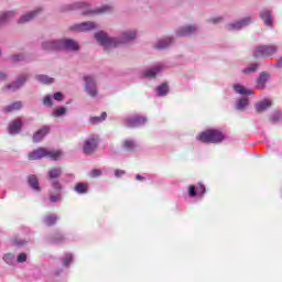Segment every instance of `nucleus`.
I'll list each match as a JSON object with an SVG mask.
<instances>
[{
    "instance_id": "f257e3e1",
    "label": "nucleus",
    "mask_w": 282,
    "mask_h": 282,
    "mask_svg": "<svg viewBox=\"0 0 282 282\" xmlns=\"http://www.w3.org/2000/svg\"><path fill=\"white\" fill-rule=\"evenodd\" d=\"M135 36H138L135 31H124L121 33L120 37H111L104 31L95 33L97 43H99L104 50H111L118 47V45H122V43H129L135 40Z\"/></svg>"
},
{
    "instance_id": "f03ea898",
    "label": "nucleus",
    "mask_w": 282,
    "mask_h": 282,
    "mask_svg": "<svg viewBox=\"0 0 282 282\" xmlns=\"http://www.w3.org/2000/svg\"><path fill=\"white\" fill-rule=\"evenodd\" d=\"M63 151L48 150L47 148H39L29 153V160H42V158H50L51 160H61Z\"/></svg>"
},
{
    "instance_id": "7ed1b4c3",
    "label": "nucleus",
    "mask_w": 282,
    "mask_h": 282,
    "mask_svg": "<svg viewBox=\"0 0 282 282\" xmlns=\"http://www.w3.org/2000/svg\"><path fill=\"white\" fill-rule=\"evenodd\" d=\"M197 140L205 143L219 144V142L224 141V133L218 130H206L198 135Z\"/></svg>"
},
{
    "instance_id": "20e7f679",
    "label": "nucleus",
    "mask_w": 282,
    "mask_h": 282,
    "mask_svg": "<svg viewBox=\"0 0 282 282\" xmlns=\"http://www.w3.org/2000/svg\"><path fill=\"white\" fill-rule=\"evenodd\" d=\"M279 52V46L276 45H260L257 46L253 51L254 58H270Z\"/></svg>"
},
{
    "instance_id": "39448f33",
    "label": "nucleus",
    "mask_w": 282,
    "mask_h": 282,
    "mask_svg": "<svg viewBox=\"0 0 282 282\" xmlns=\"http://www.w3.org/2000/svg\"><path fill=\"white\" fill-rule=\"evenodd\" d=\"M85 80V91L91 98H96L98 96V87L96 85V77L91 75H87L84 77Z\"/></svg>"
},
{
    "instance_id": "423d86ee",
    "label": "nucleus",
    "mask_w": 282,
    "mask_h": 282,
    "mask_svg": "<svg viewBox=\"0 0 282 282\" xmlns=\"http://www.w3.org/2000/svg\"><path fill=\"white\" fill-rule=\"evenodd\" d=\"M70 30H73V32H91L98 30V24L96 22L87 21L74 24L70 26Z\"/></svg>"
},
{
    "instance_id": "0eeeda50",
    "label": "nucleus",
    "mask_w": 282,
    "mask_h": 282,
    "mask_svg": "<svg viewBox=\"0 0 282 282\" xmlns=\"http://www.w3.org/2000/svg\"><path fill=\"white\" fill-rule=\"evenodd\" d=\"M61 50L65 52H78L80 50V44L72 39H61Z\"/></svg>"
},
{
    "instance_id": "6e6552de",
    "label": "nucleus",
    "mask_w": 282,
    "mask_h": 282,
    "mask_svg": "<svg viewBox=\"0 0 282 282\" xmlns=\"http://www.w3.org/2000/svg\"><path fill=\"white\" fill-rule=\"evenodd\" d=\"M147 122V117L133 116L124 120V126L130 129H135L137 127H142Z\"/></svg>"
},
{
    "instance_id": "1a4fd4ad",
    "label": "nucleus",
    "mask_w": 282,
    "mask_h": 282,
    "mask_svg": "<svg viewBox=\"0 0 282 282\" xmlns=\"http://www.w3.org/2000/svg\"><path fill=\"white\" fill-rule=\"evenodd\" d=\"M42 12L43 8L37 7L33 11H29L21 15L20 19L18 20V23H30V21H34V19H36V17H39V14H41Z\"/></svg>"
},
{
    "instance_id": "9d476101",
    "label": "nucleus",
    "mask_w": 282,
    "mask_h": 282,
    "mask_svg": "<svg viewBox=\"0 0 282 282\" xmlns=\"http://www.w3.org/2000/svg\"><path fill=\"white\" fill-rule=\"evenodd\" d=\"M250 23H252V18L250 17L243 18L242 20L228 24L227 30H230V31L243 30V28H248Z\"/></svg>"
},
{
    "instance_id": "9b49d317",
    "label": "nucleus",
    "mask_w": 282,
    "mask_h": 282,
    "mask_svg": "<svg viewBox=\"0 0 282 282\" xmlns=\"http://www.w3.org/2000/svg\"><path fill=\"white\" fill-rule=\"evenodd\" d=\"M26 80H28V75L23 74L19 76L15 82L6 86V89H8L9 91H19V89H21L23 85H25Z\"/></svg>"
},
{
    "instance_id": "f8f14e48",
    "label": "nucleus",
    "mask_w": 282,
    "mask_h": 282,
    "mask_svg": "<svg viewBox=\"0 0 282 282\" xmlns=\"http://www.w3.org/2000/svg\"><path fill=\"white\" fill-rule=\"evenodd\" d=\"M44 52H58L61 51V40H47L42 43Z\"/></svg>"
},
{
    "instance_id": "ddd939ff",
    "label": "nucleus",
    "mask_w": 282,
    "mask_h": 282,
    "mask_svg": "<svg viewBox=\"0 0 282 282\" xmlns=\"http://www.w3.org/2000/svg\"><path fill=\"white\" fill-rule=\"evenodd\" d=\"M164 70V64H156L154 67L143 72V78H155L160 72Z\"/></svg>"
},
{
    "instance_id": "4468645a",
    "label": "nucleus",
    "mask_w": 282,
    "mask_h": 282,
    "mask_svg": "<svg viewBox=\"0 0 282 282\" xmlns=\"http://www.w3.org/2000/svg\"><path fill=\"white\" fill-rule=\"evenodd\" d=\"M98 147V141L95 138H89L84 143V153L86 155H91L96 148Z\"/></svg>"
},
{
    "instance_id": "2eb2a0df",
    "label": "nucleus",
    "mask_w": 282,
    "mask_h": 282,
    "mask_svg": "<svg viewBox=\"0 0 282 282\" xmlns=\"http://www.w3.org/2000/svg\"><path fill=\"white\" fill-rule=\"evenodd\" d=\"M197 32L196 25L181 26L176 30V36H191Z\"/></svg>"
},
{
    "instance_id": "dca6fc26",
    "label": "nucleus",
    "mask_w": 282,
    "mask_h": 282,
    "mask_svg": "<svg viewBox=\"0 0 282 282\" xmlns=\"http://www.w3.org/2000/svg\"><path fill=\"white\" fill-rule=\"evenodd\" d=\"M21 129H23V122H21L20 119L13 120L8 127L10 135H17L18 133H21Z\"/></svg>"
},
{
    "instance_id": "f3484780",
    "label": "nucleus",
    "mask_w": 282,
    "mask_h": 282,
    "mask_svg": "<svg viewBox=\"0 0 282 282\" xmlns=\"http://www.w3.org/2000/svg\"><path fill=\"white\" fill-rule=\"evenodd\" d=\"M109 12H113V7L110 4H104L96 10L85 11L84 14H107Z\"/></svg>"
},
{
    "instance_id": "a211bd4d",
    "label": "nucleus",
    "mask_w": 282,
    "mask_h": 282,
    "mask_svg": "<svg viewBox=\"0 0 282 282\" xmlns=\"http://www.w3.org/2000/svg\"><path fill=\"white\" fill-rule=\"evenodd\" d=\"M206 193V186L199 183L198 186L195 188V185H191L188 188L189 197H197V195H204Z\"/></svg>"
},
{
    "instance_id": "6ab92c4d",
    "label": "nucleus",
    "mask_w": 282,
    "mask_h": 282,
    "mask_svg": "<svg viewBox=\"0 0 282 282\" xmlns=\"http://www.w3.org/2000/svg\"><path fill=\"white\" fill-rule=\"evenodd\" d=\"M11 63H28L30 61V55L28 53H17L9 57Z\"/></svg>"
},
{
    "instance_id": "aec40b11",
    "label": "nucleus",
    "mask_w": 282,
    "mask_h": 282,
    "mask_svg": "<svg viewBox=\"0 0 282 282\" xmlns=\"http://www.w3.org/2000/svg\"><path fill=\"white\" fill-rule=\"evenodd\" d=\"M17 17V11H7L0 14V28L1 25H6V23H10L12 19Z\"/></svg>"
},
{
    "instance_id": "412c9836",
    "label": "nucleus",
    "mask_w": 282,
    "mask_h": 282,
    "mask_svg": "<svg viewBox=\"0 0 282 282\" xmlns=\"http://www.w3.org/2000/svg\"><path fill=\"white\" fill-rule=\"evenodd\" d=\"M50 133V126H44L33 134V142H41Z\"/></svg>"
},
{
    "instance_id": "4be33fe9",
    "label": "nucleus",
    "mask_w": 282,
    "mask_h": 282,
    "mask_svg": "<svg viewBox=\"0 0 282 282\" xmlns=\"http://www.w3.org/2000/svg\"><path fill=\"white\" fill-rule=\"evenodd\" d=\"M271 107H272V101L270 99H264L256 104V111L258 113H263V111L270 109Z\"/></svg>"
},
{
    "instance_id": "5701e85b",
    "label": "nucleus",
    "mask_w": 282,
    "mask_h": 282,
    "mask_svg": "<svg viewBox=\"0 0 282 282\" xmlns=\"http://www.w3.org/2000/svg\"><path fill=\"white\" fill-rule=\"evenodd\" d=\"M89 4H87L86 2H75V3L64 6L63 11L68 12L72 10H82V9L87 8Z\"/></svg>"
},
{
    "instance_id": "b1692460",
    "label": "nucleus",
    "mask_w": 282,
    "mask_h": 282,
    "mask_svg": "<svg viewBox=\"0 0 282 282\" xmlns=\"http://www.w3.org/2000/svg\"><path fill=\"white\" fill-rule=\"evenodd\" d=\"M260 18L262 19L264 25L272 28V12L270 10H262L260 12Z\"/></svg>"
},
{
    "instance_id": "393cba45",
    "label": "nucleus",
    "mask_w": 282,
    "mask_h": 282,
    "mask_svg": "<svg viewBox=\"0 0 282 282\" xmlns=\"http://www.w3.org/2000/svg\"><path fill=\"white\" fill-rule=\"evenodd\" d=\"M173 43V37H164L158 41L155 47L156 50H166L167 47H171Z\"/></svg>"
},
{
    "instance_id": "a878e982",
    "label": "nucleus",
    "mask_w": 282,
    "mask_h": 282,
    "mask_svg": "<svg viewBox=\"0 0 282 282\" xmlns=\"http://www.w3.org/2000/svg\"><path fill=\"white\" fill-rule=\"evenodd\" d=\"M268 78H270V75L265 72H262L257 79V89H263L265 87V83H268Z\"/></svg>"
},
{
    "instance_id": "bb28decb",
    "label": "nucleus",
    "mask_w": 282,
    "mask_h": 282,
    "mask_svg": "<svg viewBox=\"0 0 282 282\" xmlns=\"http://www.w3.org/2000/svg\"><path fill=\"white\" fill-rule=\"evenodd\" d=\"M23 107V104L21 101H15L13 104H10L9 106L4 107L2 111L4 113H12V111H19Z\"/></svg>"
},
{
    "instance_id": "cd10ccee",
    "label": "nucleus",
    "mask_w": 282,
    "mask_h": 282,
    "mask_svg": "<svg viewBox=\"0 0 282 282\" xmlns=\"http://www.w3.org/2000/svg\"><path fill=\"white\" fill-rule=\"evenodd\" d=\"M30 187L36 193L41 192V186L39 185V178L36 175H30L28 178Z\"/></svg>"
},
{
    "instance_id": "c85d7f7f",
    "label": "nucleus",
    "mask_w": 282,
    "mask_h": 282,
    "mask_svg": "<svg viewBox=\"0 0 282 282\" xmlns=\"http://www.w3.org/2000/svg\"><path fill=\"white\" fill-rule=\"evenodd\" d=\"M61 175H63V170L61 167L51 169L47 173V177L51 181L58 180Z\"/></svg>"
},
{
    "instance_id": "c756f323",
    "label": "nucleus",
    "mask_w": 282,
    "mask_h": 282,
    "mask_svg": "<svg viewBox=\"0 0 282 282\" xmlns=\"http://www.w3.org/2000/svg\"><path fill=\"white\" fill-rule=\"evenodd\" d=\"M234 91L236 94H240L241 96H251L252 90L246 89V87L241 86L240 84L234 85Z\"/></svg>"
},
{
    "instance_id": "7c9ffc66",
    "label": "nucleus",
    "mask_w": 282,
    "mask_h": 282,
    "mask_svg": "<svg viewBox=\"0 0 282 282\" xmlns=\"http://www.w3.org/2000/svg\"><path fill=\"white\" fill-rule=\"evenodd\" d=\"M248 105H249L248 98H240L236 101V109L238 111H243L246 107H248Z\"/></svg>"
},
{
    "instance_id": "2f4dec72",
    "label": "nucleus",
    "mask_w": 282,
    "mask_h": 282,
    "mask_svg": "<svg viewBox=\"0 0 282 282\" xmlns=\"http://www.w3.org/2000/svg\"><path fill=\"white\" fill-rule=\"evenodd\" d=\"M35 78L39 83H43V85H52V83H54V78L47 75H37Z\"/></svg>"
},
{
    "instance_id": "473e14b6",
    "label": "nucleus",
    "mask_w": 282,
    "mask_h": 282,
    "mask_svg": "<svg viewBox=\"0 0 282 282\" xmlns=\"http://www.w3.org/2000/svg\"><path fill=\"white\" fill-rule=\"evenodd\" d=\"M57 220H58V217H56V215H48L44 217L43 223L46 226H54V224H56Z\"/></svg>"
},
{
    "instance_id": "72a5a7b5",
    "label": "nucleus",
    "mask_w": 282,
    "mask_h": 282,
    "mask_svg": "<svg viewBox=\"0 0 282 282\" xmlns=\"http://www.w3.org/2000/svg\"><path fill=\"white\" fill-rule=\"evenodd\" d=\"M74 191L77 192L78 195H85V193H87L88 188L85 183H77Z\"/></svg>"
},
{
    "instance_id": "f704fd0d",
    "label": "nucleus",
    "mask_w": 282,
    "mask_h": 282,
    "mask_svg": "<svg viewBox=\"0 0 282 282\" xmlns=\"http://www.w3.org/2000/svg\"><path fill=\"white\" fill-rule=\"evenodd\" d=\"M104 120H107V112H102L100 117H91L89 119L91 124H98L100 122H104Z\"/></svg>"
},
{
    "instance_id": "c9c22d12",
    "label": "nucleus",
    "mask_w": 282,
    "mask_h": 282,
    "mask_svg": "<svg viewBox=\"0 0 282 282\" xmlns=\"http://www.w3.org/2000/svg\"><path fill=\"white\" fill-rule=\"evenodd\" d=\"M65 113H67V108L61 107L53 110L52 116L53 118H62V116H65Z\"/></svg>"
},
{
    "instance_id": "e433bc0d",
    "label": "nucleus",
    "mask_w": 282,
    "mask_h": 282,
    "mask_svg": "<svg viewBox=\"0 0 282 282\" xmlns=\"http://www.w3.org/2000/svg\"><path fill=\"white\" fill-rule=\"evenodd\" d=\"M51 186L55 193H62V191H63V185L61 184V181H58V180L51 181Z\"/></svg>"
},
{
    "instance_id": "4c0bfd02",
    "label": "nucleus",
    "mask_w": 282,
    "mask_h": 282,
    "mask_svg": "<svg viewBox=\"0 0 282 282\" xmlns=\"http://www.w3.org/2000/svg\"><path fill=\"white\" fill-rule=\"evenodd\" d=\"M156 94L158 96H166L169 94V85L167 84H162L156 88Z\"/></svg>"
},
{
    "instance_id": "58836bf2",
    "label": "nucleus",
    "mask_w": 282,
    "mask_h": 282,
    "mask_svg": "<svg viewBox=\"0 0 282 282\" xmlns=\"http://www.w3.org/2000/svg\"><path fill=\"white\" fill-rule=\"evenodd\" d=\"M72 261H74V256L72 253H66L64 258H62V263L65 268H69Z\"/></svg>"
},
{
    "instance_id": "ea45409f",
    "label": "nucleus",
    "mask_w": 282,
    "mask_h": 282,
    "mask_svg": "<svg viewBox=\"0 0 282 282\" xmlns=\"http://www.w3.org/2000/svg\"><path fill=\"white\" fill-rule=\"evenodd\" d=\"M3 261H6L8 265H14L17 257L12 253H7L3 256Z\"/></svg>"
},
{
    "instance_id": "a19ab883",
    "label": "nucleus",
    "mask_w": 282,
    "mask_h": 282,
    "mask_svg": "<svg viewBox=\"0 0 282 282\" xmlns=\"http://www.w3.org/2000/svg\"><path fill=\"white\" fill-rule=\"evenodd\" d=\"M259 69V64H251L245 69H242L243 74H254Z\"/></svg>"
},
{
    "instance_id": "79ce46f5",
    "label": "nucleus",
    "mask_w": 282,
    "mask_h": 282,
    "mask_svg": "<svg viewBox=\"0 0 282 282\" xmlns=\"http://www.w3.org/2000/svg\"><path fill=\"white\" fill-rule=\"evenodd\" d=\"M135 147V141L128 139L123 142V149H127L128 151H133Z\"/></svg>"
},
{
    "instance_id": "37998d69",
    "label": "nucleus",
    "mask_w": 282,
    "mask_h": 282,
    "mask_svg": "<svg viewBox=\"0 0 282 282\" xmlns=\"http://www.w3.org/2000/svg\"><path fill=\"white\" fill-rule=\"evenodd\" d=\"M61 199H63V196L58 192H55V195L51 194L50 196V202H52V204H56V202H61Z\"/></svg>"
},
{
    "instance_id": "c03bdc74",
    "label": "nucleus",
    "mask_w": 282,
    "mask_h": 282,
    "mask_svg": "<svg viewBox=\"0 0 282 282\" xmlns=\"http://www.w3.org/2000/svg\"><path fill=\"white\" fill-rule=\"evenodd\" d=\"M53 100V97L52 95H46L44 98H43V105L44 107H52L54 104L52 102Z\"/></svg>"
},
{
    "instance_id": "a18cd8bd",
    "label": "nucleus",
    "mask_w": 282,
    "mask_h": 282,
    "mask_svg": "<svg viewBox=\"0 0 282 282\" xmlns=\"http://www.w3.org/2000/svg\"><path fill=\"white\" fill-rule=\"evenodd\" d=\"M64 237L61 234H56L52 239H51V243H63L64 241Z\"/></svg>"
},
{
    "instance_id": "49530a36",
    "label": "nucleus",
    "mask_w": 282,
    "mask_h": 282,
    "mask_svg": "<svg viewBox=\"0 0 282 282\" xmlns=\"http://www.w3.org/2000/svg\"><path fill=\"white\" fill-rule=\"evenodd\" d=\"M281 120V112L276 111L271 116V122H273V124H276V122H279Z\"/></svg>"
},
{
    "instance_id": "de8ad7c7",
    "label": "nucleus",
    "mask_w": 282,
    "mask_h": 282,
    "mask_svg": "<svg viewBox=\"0 0 282 282\" xmlns=\"http://www.w3.org/2000/svg\"><path fill=\"white\" fill-rule=\"evenodd\" d=\"M18 263H25L28 261V254L20 253L17 258Z\"/></svg>"
},
{
    "instance_id": "09e8293b",
    "label": "nucleus",
    "mask_w": 282,
    "mask_h": 282,
    "mask_svg": "<svg viewBox=\"0 0 282 282\" xmlns=\"http://www.w3.org/2000/svg\"><path fill=\"white\" fill-rule=\"evenodd\" d=\"M52 98H53L54 100H57V102H61V101H63L64 96H63V93H55V94L52 96Z\"/></svg>"
},
{
    "instance_id": "8fccbe9b",
    "label": "nucleus",
    "mask_w": 282,
    "mask_h": 282,
    "mask_svg": "<svg viewBox=\"0 0 282 282\" xmlns=\"http://www.w3.org/2000/svg\"><path fill=\"white\" fill-rule=\"evenodd\" d=\"M102 175V171L95 169L90 172V177H100Z\"/></svg>"
},
{
    "instance_id": "3c124183",
    "label": "nucleus",
    "mask_w": 282,
    "mask_h": 282,
    "mask_svg": "<svg viewBox=\"0 0 282 282\" xmlns=\"http://www.w3.org/2000/svg\"><path fill=\"white\" fill-rule=\"evenodd\" d=\"M115 175H116L117 177H122V175H124V170H116V171H115Z\"/></svg>"
},
{
    "instance_id": "603ef678",
    "label": "nucleus",
    "mask_w": 282,
    "mask_h": 282,
    "mask_svg": "<svg viewBox=\"0 0 282 282\" xmlns=\"http://www.w3.org/2000/svg\"><path fill=\"white\" fill-rule=\"evenodd\" d=\"M212 23H219L221 21V17H216L210 19Z\"/></svg>"
},
{
    "instance_id": "864d4df0",
    "label": "nucleus",
    "mask_w": 282,
    "mask_h": 282,
    "mask_svg": "<svg viewBox=\"0 0 282 282\" xmlns=\"http://www.w3.org/2000/svg\"><path fill=\"white\" fill-rule=\"evenodd\" d=\"M8 78V75L6 73L0 72V80H6Z\"/></svg>"
},
{
    "instance_id": "5fc2aeb1",
    "label": "nucleus",
    "mask_w": 282,
    "mask_h": 282,
    "mask_svg": "<svg viewBox=\"0 0 282 282\" xmlns=\"http://www.w3.org/2000/svg\"><path fill=\"white\" fill-rule=\"evenodd\" d=\"M135 180H139V182H144V180H147V178H144L142 175H140V174H137L135 175Z\"/></svg>"
},
{
    "instance_id": "6e6d98bb",
    "label": "nucleus",
    "mask_w": 282,
    "mask_h": 282,
    "mask_svg": "<svg viewBox=\"0 0 282 282\" xmlns=\"http://www.w3.org/2000/svg\"><path fill=\"white\" fill-rule=\"evenodd\" d=\"M275 67H281L282 68V57L276 61Z\"/></svg>"
},
{
    "instance_id": "4d7b16f0",
    "label": "nucleus",
    "mask_w": 282,
    "mask_h": 282,
    "mask_svg": "<svg viewBox=\"0 0 282 282\" xmlns=\"http://www.w3.org/2000/svg\"><path fill=\"white\" fill-rule=\"evenodd\" d=\"M6 197V189L0 188V199H3Z\"/></svg>"
},
{
    "instance_id": "13d9d810",
    "label": "nucleus",
    "mask_w": 282,
    "mask_h": 282,
    "mask_svg": "<svg viewBox=\"0 0 282 282\" xmlns=\"http://www.w3.org/2000/svg\"><path fill=\"white\" fill-rule=\"evenodd\" d=\"M22 245H23V242H18V243H17V246H22Z\"/></svg>"
},
{
    "instance_id": "bf43d9fd",
    "label": "nucleus",
    "mask_w": 282,
    "mask_h": 282,
    "mask_svg": "<svg viewBox=\"0 0 282 282\" xmlns=\"http://www.w3.org/2000/svg\"><path fill=\"white\" fill-rule=\"evenodd\" d=\"M72 180H74V176L72 174L68 175Z\"/></svg>"
},
{
    "instance_id": "052dcab7",
    "label": "nucleus",
    "mask_w": 282,
    "mask_h": 282,
    "mask_svg": "<svg viewBox=\"0 0 282 282\" xmlns=\"http://www.w3.org/2000/svg\"><path fill=\"white\" fill-rule=\"evenodd\" d=\"M0 56H1V50H0Z\"/></svg>"
}]
</instances>
